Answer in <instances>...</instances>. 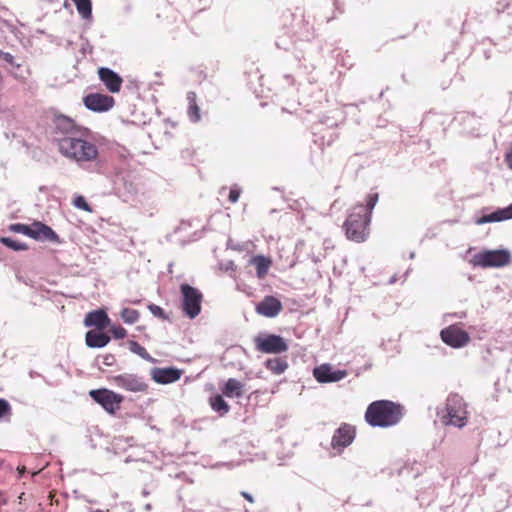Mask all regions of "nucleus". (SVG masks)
I'll return each instance as SVG.
<instances>
[{
  "mask_svg": "<svg viewBox=\"0 0 512 512\" xmlns=\"http://www.w3.org/2000/svg\"><path fill=\"white\" fill-rule=\"evenodd\" d=\"M11 405L3 398H0V421L5 420L11 415Z\"/></svg>",
  "mask_w": 512,
  "mask_h": 512,
  "instance_id": "31",
  "label": "nucleus"
},
{
  "mask_svg": "<svg viewBox=\"0 0 512 512\" xmlns=\"http://www.w3.org/2000/svg\"><path fill=\"white\" fill-rule=\"evenodd\" d=\"M120 316L124 323L131 325L138 321L140 314L135 309L123 308Z\"/></svg>",
  "mask_w": 512,
  "mask_h": 512,
  "instance_id": "30",
  "label": "nucleus"
},
{
  "mask_svg": "<svg viewBox=\"0 0 512 512\" xmlns=\"http://www.w3.org/2000/svg\"><path fill=\"white\" fill-rule=\"evenodd\" d=\"M488 208L482 210V214L479 217H475L474 223L476 225H483L487 223H495L506 220L503 208H498L495 211L487 213Z\"/></svg>",
  "mask_w": 512,
  "mask_h": 512,
  "instance_id": "21",
  "label": "nucleus"
},
{
  "mask_svg": "<svg viewBox=\"0 0 512 512\" xmlns=\"http://www.w3.org/2000/svg\"><path fill=\"white\" fill-rule=\"evenodd\" d=\"M305 21H306L307 26H308V27H307V30H306V35H305V36H306V37L313 36V33H314L313 24H312V23H310V20H309V19H307V20H305Z\"/></svg>",
  "mask_w": 512,
  "mask_h": 512,
  "instance_id": "38",
  "label": "nucleus"
},
{
  "mask_svg": "<svg viewBox=\"0 0 512 512\" xmlns=\"http://www.w3.org/2000/svg\"><path fill=\"white\" fill-rule=\"evenodd\" d=\"M437 417L445 426L463 428L467 424V403L457 393H450L443 407L436 410Z\"/></svg>",
  "mask_w": 512,
  "mask_h": 512,
  "instance_id": "4",
  "label": "nucleus"
},
{
  "mask_svg": "<svg viewBox=\"0 0 512 512\" xmlns=\"http://www.w3.org/2000/svg\"><path fill=\"white\" fill-rule=\"evenodd\" d=\"M181 306L185 316L190 319L196 318L201 312L203 294L201 291L187 283L180 285Z\"/></svg>",
  "mask_w": 512,
  "mask_h": 512,
  "instance_id": "6",
  "label": "nucleus"
},
{
  "mask_svg": "<svg viewBox=\"0 0 512 512\" xmlns=\"http://www.w3.org/2000/svg\"><path fill=\"white\" fill-rule=\"evenodd\" d=\"M454 316L458 317V318H465L466 317V313L465 312H460V313H456L454 314Z\"/></svg>",
  "mask_w": 512,
  "mask_h": 512,
  "instance_id": "43",
  "label": "nucleus"
},
{
  "mask_svg": "<svg viewBox=\"0 0 512 512\" xmlns=\"http://www.w3.org/2000/svg\"><path fill=\"white\" fill-rule=\"evenodd\" d=\"M402 416V406L389 400L374 401L365 412V420L373 427L396 425Z\"/></svg>",
  "mask_w": 512,
  "mask_h": 512,
  "instance_id": "3",
  "label": "nucleus"
},
{
  "mask_svg": "<svg viewBox=\"0 0 512 512\" xmlns=\"http://www.w3.org/2000/svg\"><path fill=\"white\" fill-rule=\"evenodd\" d=\"M89 395L108 413H114L118 410L120 408V404L124 400L122 395L106 388L91 390Z\"/></svg>",
  "mask_w": 512,
  "mask_h": 512,
  "instance_id": "7",
  "label": "nucleus"
},
{
  "mask_svg": "<svg viewBox=\"0 0 512 512\" xmlns=\"http://www.w3.org/2000/svg\"><path fill=\"white\" fill-rule=\"evenodd\" d=\"M84 325L86 327H95L96 330H104L110 325V318L103 309L93 310L86 314Z\"/></svg>",
  "mask_w": 512,
  "mask_h": 512,
  "instance_id": "17",
  "label": "nucleus"
},
{
  "mask_svg": "<svg viewBox=\"0 0 512 512\" xmlns=\"http://www.w3.org/2000/svg\"><path fill=\"white\" fill-rule=\"evenodd\" d=\"M110 331L115 339H123L127 335V331L122 326H112Z\"/></svg>",
  "mask_w": 512,
  "mask_h": 512,
  "instance_id": "32",
  "label": "nucleus"
},
{
  "mask_svg": "<svg viewBox=\"0 0 512 512\" xmlns=\"http://www.w3.org/2000/svg\"><path fill=\"white\" fill-rule=\"evenodd\" d=\"M281 301L274 296H265L262 301L256 305V312L268 318L276 317L282 310Z\"/></svg>",
  "mask_w": 512,
  "mask_h": 512,
  "instance_id": "15",
  "label": "nucleus"
},
{
  "mask_svg": "<svg viewBox=\"0 0 512 512\" xmlns=\"http://www.w3.org/2000/svg\"><path fill=\"white\" fill-rule=\"evenodd\" d=\"M256 349L263 353L280 354L288 350L283 337L276 334H266L255 338Z\"/></svg>",
  "mask_w": 512,
  "mask_h": 512,
  "instance_id": "9",
  "label": "nucleus"
},
{
  "mask_svg": "<svg viewBox=\"0 0 512 512\" xmlns=\"http://www.w3.org/2000/svg\"><path fill=\"white\" fill-rule=\"evenodd\" d=\"M227 398H241L244 395V384L235 378H229L221 388Z\"/></svg>",
  "mask_w": 512,
  "mask_h": 512,
  "instance_id": "20",
  "label": "nucleus"
},
{
  "mask_svg": "<svg viewBox=\"0 0 512 512\" xmlns=\"http://www.w3.org/2000/svg\"><path fill=\"white\" fill-rule=\"evenodd\" d=\"M506 161L510 169H512V150L507 153L506 155Z\"/></svg>",
  "mask_w": 512,
  "mask_h": 512,
  "instance_id": "41",
  "label": "nucleus"
},
{
  "mask_svg": "<svg viewBox=\"0 0 512 512\" xmlns=\"http://www.w3.org/2000/svg\"><path fill=\"white\" fill-rule=\"evenodd\" d=\"M241 494H242V496H243L245 499H247L249 502H253V501H254V499H253L252 495H251V494H249L248 492H242Z\"/></svg>",
  "mask_w": 512,
  "mask_h": 512,
  "instance_id": "42",
  "label": "nucleus"
},
{
  "mask_svg": "<svg viewBox=\"0 0 512 512\" xmlns=\"http://www.w3.org/2000/svg\"><path fill=\"white\" fill-rule=\"evenodd\" d=\"M85 342L89 348H103L110 342V337L103 330H89Z\"/></svg>",
  "mask_w": 512,
  "mask_h": 512,
  "instance_id": "19",
  "label": "nucleus"
},
{
  "mask_svg": "<svg viewBox=\"0 0 512 512\" xmlns=\"http://www.w3.org/2000/svg\"><path fill=\"white\" fill-rule=\"evenodd\" d=\"M440 336L446 345L456 349L466 346L470 341L469 334L457 324L442 329Z\"/></svg>",
  "mask_w": 512,
  "mask_h": 512,
  "instance_id": "10",
  "label": "nucleus"
},
{
  "mask_svg": "<svg viewBox=\"0 0 512 512\" xmlns=\"http://www.w3.org/2000/svg\"><path fill=\"white\" fill-rule=\"evenodd\" d=\"M148 309L150 310V312H151L154 316H156V317H158V318H162V319H165V318H166V316H165V312H164V310H163L160 306H158V305H156V304H150V305L148 306Z\"/></svg>",
  "mask_w": 512,
  "mask_h": 512,
  "instance_id": "35",
  "label": "nucleus"
},
{
  "mask_svg": "<svg viewBox=\"0 0 512 512\" xmlns=\"http://www.w3.org/2000/svg\"><path fill=\"white\" fill-rule=\"evenodd\" d=\"M93 512H105V511H104V510L97 509V510H94Z\"/></svg>",
  "mask_w": 512,
  "mask_h": 512,
  "instance_id": "49",
  "label": "nucleus"
},
{
  "mask_svg": "<svg viewBox=\"0 0 512 512\" xmlns=\"http://www.w3.org/2000/svg\"><path fill=\"white\" fill-rule=\"evenodd\" d=\"M87 133V128L65 115L54 117L52 136L59 153L84 169L97 167L100 163L98 147L86 139Z\"/></svg>",
  "mask_w": 512,
  "mask_h": 512,
  "instance_id": "1",
  "label": "nucleus"
},
{
  "mask_svg": "<svg viewBox=\"0 0 512 512\" xmlns=\"http://www.w3.org/2000/svg\"><path fill=\"white\" fill-rule=\"evenodd\" d=\"M142 495H143L144 497L148 496V495H149V491H147L146 489H143V491H142Z\"/></svg>",
  "mask_w": 512,
  "mask_h": 512,
  "instance_id": "46",
  "label": "nucleus"
},
{
  "mask_svg": "<svg viewBox=\"0 0 512 512\" xmlns=\"http://www.w3.org/2000/svg\"><path fill=\"white\" fill-rule=\"evenodd\" d=\"M111 382L117 388L133 393L146 392L148 389L144 378L133 373H123L112 376Z\"/></svg>",
  "mask_w": 512,
  "mask_h": 512,
  "instance_id": "8",
  "label": "nucleus"
},
{
  "mask_svg": "<svg viewBox=\"0 0 512 512\" xmlns=\"http://www.w3.org/2000/svg\"><path fill=\"white\" fill-rule=\"evenodd\" d=\"M265 367L273 374L280 375L288 368V363L285 359L273 358L265 361Z\"/></svg>",
  "mask_w": 512,
  "mask_h": 512,
  "instance_id": "26",
  "label": "nucleus"
},
{
  "mask_svg": "<svg viewBox=\"0 0 512 512\" xmlns=\"http://www.w3.org/2000/svg\"><path fill=\"white\" fill-rule=\"evenodd\" d=\"M234 266H235L234 263L232 261H230L227 269H234Z\"/></svg>",
  "mask_w": 512,
  "mask_h": 512,
  "instance_id": "45",
  "label": "nucleus"
},
{
  "mask_svg": "<svg viewBox=\"0 0 512 512\" xmlns=\"http://www.w3.org/2000/svg\"><path fill=\"white\" fill-rule=\"evenodd\" d=\"M144 509H145V511H147V512L151 511V509H152L151 504H150V503H147V504L144 506Z\"/></svg>",
  "mask_w": 512,
  "mask_h": 512,
  "instance_id": "44",
  "label": "nucleus"
},
{
  "mask_svg": "<svg viewBox=\"0 0 512 512\" xmlns=\"http://www.w3.org/2000/svg\"><path fill=\"white\" fill-rule=\"evenodd\" d=\"M9 231L14 233L24 234L33 239L34 233V222L31 225L23 223H14L9 226Z\"/></svg>",
  "mask_w": 512,
  "mask_h": 512,
  "instance_id": "28",
  "label": "nucleus"
},
{
  "mask_svg": "<svg viewBox=\"0 0 512 512\" xmlns=\"http://www.w3.org/2000/svg\"><path fill=\"white\" fill-rule=\"evenodd\" d=\"M504 214L506 215V220L512 219V203L507 207L503 208Z\"/></svg>",
  "mask_w": 512,
  "mask_h": 512,
  "instance_id": "39",
  "label": "nucleus"
},
{
  "mask_svg": "<svg viewBox=\"0 0 512 512\" xmlns=\"http://www.w3.org/2000/svg\"><path fill=\"white\" fill-rule=\"evenodd\" d=\"M150 375L152 380L158 384H170L181 378L182 370L176 367H154L151 369Z\"/></svg>",
  "mask_w": 512,
  "mask_h": 512,
  "instance_id": "14",
  "label": "nucleus"
},
{
  "mask_svg": "<svg viewBox=\"0 0 512 512\" xmlns=\"http://www.w3.org/2000/svg\"><path fill=\"white\" fill-rule=\"evenodd\" d=\"M378 199V193H369L366 196L365 205L358 204L351 208L343 224L345 234L349 240L361 243L368 238L372 211Z\"/></svg>",
  "mask_w": 512,
  "mask_h": 512,
  "instance_id": "2",
  "label": "nucleus"
},
{
  "mask_svg": "<svg viewBox=\"0 0 512 512\" xmlns=\"http://www.w3.org/2000/svg\"><path fill=\"white\" fill-rule=\"evenodd\" d=\"M395 281H396V277H395V276H393V277H391V279L389 280V283H390V284H393Z\"/></svg>",
  "mask_w": 512,
  "mask_h": 512,
  "instance_id": "47",
  "label": "nucleus"
},
{
  "mask_svg": "<svg viewBox=\"0 0 512 512\" xmlns=\"http://www.w3.org/2000/svg\"><path fill=\"white\" fill-rule=\"evenodd\" d=\"M75 207L82 209L84 211H91L90 205L87 203L83 196H78L74 200Z\"/></svg>",
  "mask_w": 512,
  "mask_h": 512,
  "instance_id": "34",
  "label": "nucleus"
},
{
  "mask_svg": "<svg viewBox=\"0 0 512 512\" xmlns=\"http://www.w3.org/2000/svg\"><path fill=\"white\" fill-rule=\"evenodd\" d=\"M98 76L109 92L117 93L120 91L123 80L114 70L108 67H100Z\"/></svg>",
  "mask_w": 512,
  "mask_h": 512,
  "instance_id": "16",
  "label": "nucleus"
},
{
  "mask_svg": "<svg viewBox=\"0 0 512 512\" xmlns=\"http://www.w3.org/2000/svg\"><path fill=\"white\" fill-rule=\"evenodd\" d=\"M128 345H129V350H130L132 353H134V354H136V355L140 356L142 359H144V360H146V361H148V362H150V363H154V362H156V359H155V358H153V357H152V356H151V355L146 351V349H145L143 346H141L138 342H136V341H134V340H130V341L128 342Z\"/></svg>",
  "mask_w": 512,
  "mask_h": 512,
  "instance_id": "27",
  "label": "nucleus"
},
{
  "mask_svg": "<svg viewBox=\"0 0 512 512\" xmlns=\"http://www.w3.org/2000/svg\"><path fill=\"white\" fill-rule=\"evenodd\" d=\"M102 359H103L102 363L105 366H112L116 362V359H115L114 355H112V354H107V355L103 356Z\"/></svg>",
  "mask_w": 512,
  "mask_h": 512,
  "instance_id": "36",
  "label": "nucleus"
},
{
  "mask_svg": "<svg viewBox=\"0 0 512 512\" xmlns=\"http://www.w3.org/2000/svg\"><path fill=\"white\" fill-rule=\"evenodd\" d=\"M187 100H188V104H189L188 111H187L189 120L193 123H197L201 119V114H200V108L196 103V94L194 92H188Z\"/></svg>",
  "mask_w": 512,
  "mask_h": 512,
  "instance_id": "24",
  "label": "nucleus"
},
{
  "mask_svg": "<svg viewBox=\"0 0 512 512\" xmlns=\"http://www.w3.org/2000/svg\"><path fill=\"white\" fill-rule=\"evenodd\" d=\"M512 261L511 252L506 249L483 250L472 256L470 264L481 268H501Z\"/></svg>",
  "mask_w": 512,
  "mask_h": 512,
  "instance_id": "5",
  "label": "nucleus"
},
{
  "mask_svg": "<svg viewBox=\"0 0 512 512\" xmlns=\"http://www.w3.org/2000/svg\"><path fill=\"white\" fill-rule=\"evenodd\" d=\"M249 263L256 268L258 278H263L271 265V260L263 255H256L249 260Z\"/></svg>",
  "mask_w": 512,
  "mask_h": 512,
  "instance_id": "22",
  "label": "nucleus"
},
{
  "mask_svg": "<svg viewBox=\"0 0 512 512\" xmlns=\"http://www.w3.org/2000/svg\"><path fill=\"white\" fill-rule=\"evenodd\" d=\"M33 239L36 241H47L51 243L60 244L61 240L58 234L48 225L40 221H34Z\"/></svg>",
  "mask_w": 512,
  "mask_h": 512,
  "instance_id": "18",
  "label": "nucleus"
},
{
  "mask_svg": "<svg viewBox=\"0 0 512 512\" xmlns=\"http://www.w3.org/2000/svg\"><path fill=\"white\" fill-rule=\"evenodd\" d=\"M223 396V394H216L211 396L209 399L212 410L218 413L220 416L226 415L230 410V406L224 400Z\"/></svg>",
  "mask_w": 512,
  "mask_h": 512,
  "instance_id": "23",
  "label": "nucleus"
},
{
  "mask_svg": "<svg viewBox=\"0 0 512 512\" xmlns=\"http://www.w3.org/2000/svg\"><path fill=\"white\" fill-rule=\"evenodd\" d=\"M0 242L7 248H10L14 251H23L27 250L28 246L27 244L23 242H19L11 237H1Z\"/></svg>",
  "mask_w": 512,
  "mask_h": 512,
  "instance_id": "29",
  "label": "nucleus"
},
{
  "mask_svg": "<svg viewBox=\"0 0 512 512\" xmlns=\"http://www.w3.org/2000/svg\"><path fill=\"white\" fill-rule=\"evenodd\" d=\"M355 438V428L350 424H342L337 428L332 436L331 446L338 452H342L348 447Z\"/></svg>",
  "mask_w": 512,
  "mask_h": 512,
  "instance_id": "12",
  "label": "nucleus"
},
{
  "mask_svg": "<svg viewBox=\"0 0 512 512\" xmlns=\"http://www.w3.org/2000/svg\"><path fill=\"white\" fill-rule=\"evenodd\" d=\"M241 189L237 185L230 188L228 199L231 203H236L239 200Z\"/></svg>",
  "mask_w": 512,
  "mask_h": 512,
  "instance_id": "33",
  "label": "nucleus"
},
{
  "mask_svg": "<svg viewBox=\"0 0 512 512\" xmlns=\"http://www.w3.org/2000/svg\"><path fill=\"white\" fill-rule=\"evenodd\" d=\"M415 257V253L414 252H411L410 255H409V258L410 259H413Z\"/></svg>",
  "mask_w": 512,
  "mask_h": 512,
  "instance_id": "48",
  "label": "nucleus"
},
{
  "mask_svg": "<svg viewBox=\"0 0 512 512\" xmlns=\"http://www.w3.org/2000/svg\"><path fill=\"white\" fill-rule=\"evenodd\" d=\"M76 6L77 12L84 19L92 20V2L91 0H72Z\"/></svg>",
  "mask_w": 512,
  "mask_h": 512,
  "instance_id": "25",
  "label": "nucleus"
},
{
  "mask_svg": "<svg viewBox=\"0 0 512 512\" xmlns=\"http://www.w3.org/2000/svg\"><path fill=\"white\" fill-rule=\"evenodd\" d=\"M2 55L6 62L13 64V61H14L13 55H11L10 53H3V52H2Z\"/></svg>",
  "mask_w": 512,
  "mask_h": 512,
  "instance_id": "40",
  "label": "nucleus"
},
{
  "mask_svg": "<svg viewBox=\"0 0 512 512\" xmlns=\"http://www.w3.org/2000/svg\"><path fill=\"white\" fill-rule=\"evenodd\" d=\"M124 185H125V188H126L128 194L134 195L136 193L137 189H136V186L133 183L127 184L125 182Z\"/></svg>",
  "mask_w": 512,
  "mask_h": 512,
  "instance_id": "37",
  "label": "nucleus"
},
{
  "mask_svg": "<svg viewBox=\"0 0 512 512\" xmlns=\"http://www.w3.org/2000/svg\"><path fill=\"white\" fill-rule=\"evenodd\" d=\"M85 107L93 112H106L114 106L112 96L101 93H90L83 98Z\"/></svg>",
  "mask_w": 512,
  "mask_h": 512,
  "instance_id": "11",
  "label": "nucleus"
},
{
  "mask_svg": "<svg viewBox=\"0 0 512 512\" xmlns=\"http://www.w3.org/2000/svg\"><path fill=\"white\" fill-rule=\"evenodd\" d=\"M313 376L319 383H334L347 376L346 370L333 369L330 364H322L313 370Z\"/></svg>",
  "mask_w": 512,
  "mask_h": 512,
  "instance_id": "13",
  "label": "nucleus"
}]
</instances>
